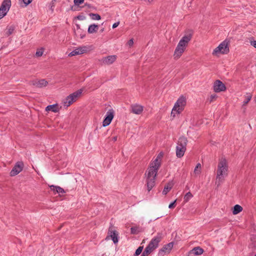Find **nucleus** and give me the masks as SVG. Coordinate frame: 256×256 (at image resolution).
Here are the masks:
<instances>
[{"label": "nucleus", "mask_w": 256, "mask_h": 256, "mask_svg": "<svg viewBox=\"0 0 256 256\" xmlns=\"http://www.w3.org/2000/svg\"><path fill=\"white\" fill-rule=\"evenodd\" d=\"M192 37V34H190L184 36L180 40L174 52V59L177 60L180 58L182 53L184 52V50H186L188 42L190 40Z\"/></svg>", "instance_id": "7ed1b4c3"}, {"label": "nucleus", "mask_w": 256, "mask_h": 256, "mask_svg": "<svg viewBox=\"0 0 256 256\" xmlns=\"http://www.w3.org/2000/svg\"><path fill=\"white\" fill-rule=\"evenodd\" d=\"M228 52V42L225 40L213 50L212 54L216 56L218 54H226Z\"/></svg>", "instance_id": "0eeeda50"}, {"label": "nucleus", "mask_w": 256, "mask_h": 256, "mask_svg": "<svg viewBox=\"0 0 256 256\" xmlns=\"http://www.w3.org/2000/svg\"><path fill=\"white\" fill-rule=\"evenodd\" d=\"M118 234L116 230H112V228H110L106 240L112 239L114 244H116L118 241Z\"/></svg>", "instance_id": "9b49d317"}, {"label": "nucleus", "mask_w": 256, "mask_h": 256, "mask_svg": "<svg viewBox=\"0 0 256 256\" xmlns=\"http://www.w3.org/2000/svg\"><path fill=\"white\" fill-rule=\"evenodd\" d=\"M255 256H256V254L255 255Z\"/></svg>", "instance_id": "de8ad7c7"}, {"label": "nucleus", "mask_w": 256, "mask_h": 256, "mask_svg": "<svg viewBox=\"0 0 256 256\" xmlns=\"http://www.w3.org/2000/svg\"><path fill=\"white\" fill-rule=\"evenodd\" d=\"M86 51V47H80L72 50L68 54L69 56H72L84 53Z\"/></svg>", "instance_id": "6ab92c4d"}, {"label": "nucleus", "mask_w": 256, "mask_h": 256, "mask_svg": "<svg viewBox=\"0 0 256 256\" xmlns=\"http://www.w3.org/2000/svg\"><path fill=\"white\" fill-rule=\"evenodd\" d=\"M163 156L162 152H160L156 158L150 164V166L146 172V186L150 192L155 185V180L157 174L158 170L162 158Z\"/></svg>", "instance_id": "f257e3e1"}, {"label": "nucleus", "mask_w": 256, "mask_h": 256, "mask_svg": "<svg viewBox=\"0 0 256 256\" xmlns=\"http://www.w3.org/2000/svg\"><path fill=\"white\" fill-rule=\"evenodd\" d=\"M133 44H134L133 39H130V40L128 41V44L129 46H132L133 45Z\"/></svg>", "instance_id": "ea45409f"}, {"label": "nucleus", "mask_w": 256, "mask_h": 256, "mask_svg": "<svg viewBox=\"0 0 256 256\" xmlns=\"http://www.w3.org/2000/svg\"><path fill=\"white\" fill-rule=\"evenodd\" d=\"M50 188L51 190L53 191L55 194H64L65 192L64 190L60 186H50Z\"/></svg>", "instance_id": "412c9836"}, {"label": "nucleus", "mask_w": 256, "mask_h": 256, "mask_svg": "<svg viewBox=\"0 0 256 256\" xmlns=\"http://www.w3.org/2000/svg\"><path fill=\"white\" fill-rule=\"evenodd\" d=\"M43 54V50L40 49L39 50H38L36 53V56L38 57L40 56Z\"/></svg>", "instance_id": "c9c22d12"}, {"label": "nucleus", "mask_w": 256, "mask_h": 256, "mask_svg": "<svg viewBox=\"0 0 256 256\" xmlns=\"http://www.w3.org/2000/svg\"><path fill=\"white\" fill-rule=\"evenodd\" d=\"M22 1L24 2L25 6H26L30 4L32 2V0H22Z\"/></svg>", "instance_id": "58836bf2"}, {"label": "nucleus", "mask_w": 256, "mask_h": 256, "mask_svg": "<svg viewBox=\"0 0 256 256\" xmlns=\"http://www.w3.org/2000/svg\"><path fill=\"white\" fill-rule=\"evenodd\" d=\"M112 140L114 142L116 141L117 140V137L114 136V138H112Z\"/></svg>", "instance_id": "37998d69"}, {"label": "nucleus", "mask_w": 256, "mask_h": 256, "mask_svg": "<svg viewBox=\"0 0 256 256\" xmlns=\"http://www.w3.org/2000/svg\"><path fill=\"white\" fill-rule=\"evenodd\" d=\"M104 31V28L101 29L100 32H103Z\"/></svg>", "instance_id": "c03bdc74"}, {"label": "nucleus", "mask_w": 256, "mask_h": 256, "mask_svg": "<svg viewBox=\"0 0 256 256\" xmlns=\"http://www.w3.org/2000/svg\"><path fill=\"white\" fill-rule=\"evenodd\" d=\"M240 210H241V212H242V207H241Z\"/></svg>", "instance_id": "49530a36"}, {"label": "nucleus", "mask_w": 256, "mask_h": 256, "mask_svg": "<svg viewBox=\"0 0 256 256\" xmlns=\"http://www.w3.org/2000/svg\"><path fill=\"white\" fill-rule=\"evenodd\" d=\"M250 42L252 46L256 48V40H251Z\"/></svg>", "instance_id": "a19ab883"}, {"label": "nucleus", "mask_w": 256, "mask_h": 256, "mask_svg": "<svg viewBox=\"0 0 256 256\" xmlns=\"http://www.w3.org/2000/svg\"><path fill=\"white\" fill-rule=\"evenodd\" d=\"M228 162L224 158H222L219 160L216 170V184H217V186H219L224 181L225 178L228 175Z\"/></svg>", "instance_id": "f03ea898"}, {"label": "nucleus", "mask_w": 256, "mask_h": 256, "mask_svg": "<svg viewBox=\"0 0 256 256\" xmlns=\"http://www.w3.org/2000/svg\"><path fill=\"white\" fill-rule=\"evenodd\" d=\"M142 231V228L139 226H134L130 228V232L133 234H138Z\"/></svg>", "instance_id": "a878e982"}, {"label": "nucleus", "mask_w": 256, "mask_h": 256, "mask_svg": "<svg viewBox=\"0 0 256 256\" xmlns=\"http://www.w3.org/2000/svg\"><path fill=\"white\" fill-rule=\"evenodd\" d=\"M14 31V27L12 26H10L7 28V30L6 32V36H9L12 34Z\"/></svg>", "instance_id": "c85d7f7f"}, {"label": "nucleus", "mask_w": 256, "mask_h": 256, "mask_svg": "<svg viewBox=\"0 0 256 256\" xmlns=\"http://www.w3.org/2000/svg\"><path fill=\"white\" fill-rule=\"evenodd\" d=\"M46 110L52 111L54 112H56L59 111V108L58 107L57 104L49 105L46 107Z\"/></svg>", "instance_id": "4be33fe9"}, {"label": "nucleus", "mask_w": 256, "mask_h": 256, "mask_svg": "<svg viewBox=\"0 0 256 256\" xmlns=\"http://www.w3.org/2000/svg\"><path fill=\"white\" fill-rule=\"evenodd\" d=\"M24 166V164L22 162H17L10 172V176H15L18 174L22 171Z\"/></svg>", "instance_id": "ddd939ff"}, {"label": "nucleus", "mask_w": 256, "mask_h": 256, "mask_svg": "<svg viewBox=\"0 0 256 256\" xmlns=\"http://www.w3.org/2000/svg\"><path fill=\"white\" fill-rule=\"evenodd\" d=\"M217 97L218 96L216 94H212L208 99V101L210 103L212 102L216 99Z\"/></svg>", "instance_id": "72a5a7b5"}, {"label": "nucleus", "mask_w": 256, "mask_h": 256, "mask_svg": "<svg viewBox=\"0 0 256 256\" xmlns=\"http://www.w3.org/2000/svg\"><path fill=\"white\" fill-rule=\"evenodd\" d=\"M114 110L112 109H110L107 112L102 122V126H106L110 124L114 118Z\"/></svg>", "instance_id": "f8f14e48"}, {"label": "nucleus", "mask_w": 256, "mask_h": 256, "mask_svg": "<svg viewBox=\"0 0 256 256\" xmlns=\"http://www.w3.org/2000/svg\"><path fill=\"white\" fill-rule=\"evenodd\" d=\"M186 104V98L184 96H180L172 110L171 116L174 117L176 114H180L184 110Z\"/></svg>", "instance_id": "20e7f679"}, {"label": "nucleus", "mask_w": 256, "mask_h": 256, "mask_svg": "<svg viewBox=\"0 0 256 256\" xmlns=\"http://www.w3.org/2000/svg\"><path fill=\"white\" fill-rule=\"evenodd\" d=\"M162 236L160 233H158L156 236L152 239L147 247L152 251L158 247L159 242L161 241Z\"/></svg>", "instance_id": "9d476101"}, {"label": "nucleus", "mask_w": 256, "mask_h": 256, "mask_svg": "<svg viewBox=\"0 0 256 256\" xmlns=\"http://www.w3.org/2000/svg\"><path fill=\"white\" fill-rule=\"evenodd\" d=\"M226 90L225 85L220 80H216L214 84V90L216 92H224Z\"/></svg>", "instance_id": "2eb2a0df"}, {"label": "nucleus", "mask_w": 256, "mask_h": 256, "mask_svg": "<svg viewBox=\"0 0 256 256\" xmlns=\"http://www.w3.org/2000/svg\"><path fill=\"white\" fill-rule=\"evenodd\" d=\"M204 252V250L200 246L195 247L190 251L189 256L190 254L200 256Z\"/></svg>", "instance_id": "aec40b11"}, {"label": "nucleus", "mask_w": 256, "mask_h": 256, "mask_svg": "<svg viewBox=\"0 0 256 256\" xmlns=\"http://www.w3.org/2000/svg\"><path fill=\"white\" fill-rule=\"evenodd\" d=\"M55 2L56 0H52L50 4V9L52 10V12L53 11L54 8L55 6Z\"/></svg>", "instance_id": "f704fd0d"}, {"label": "nucleus", "mask_w": 256, "mask_h": 256, "mask_svg": "<svg viewBox=\"0 0 256 256\" xmlns=\"http://www.w3.org/2000/svg\"><path fill=\"white\" fill-rule=\"evenodd\" d=\"M234 214H236L240 212V205L236 204L234 208V210L232 211Z\"/></svg>", "instance_id": "7c9ffc66"}, {"label": "nucleus", "mask_w": 256, "mask_h": 256, "mask_svg": "<svg viewBox=\"0 0 256 256\" xmlns=\"http://www.w3.org/2000/svg\"><path fill=\"white\" fill-rule=\"evenodd\" d=\"M120 24V22H115L114 24H113L112 25V28H116L117 26H118Z\"/></svg>", "instance_id": "79ce46f5"}, {"label": "nucleus", "mask_w": 256, "mask_h": 256, "mask_svg": "<svg viewBox=\"0 0 256 256\" xmlns=\"http://www.w3.org/2000/svg\"><path fill=\"white\" fill-rule=\"evenodd\" d=\"M144 110V107L140 104H132L130 106V111L133 114H140L142 113Z\"/></svg>", "instance_id": "a211bd4d"}, {"label": "nucleus", "mask_w": 256, "mask_h": 256, "mask_svg": "<svg viewBox=\"0 0 256 256\" xmlns=\"http://www.w3.org/2000/svg\"><path fill=\"white\" fill-rule=\"evenodd\" d=\"M252 94L250 92L246 94L244 96V100L242 102V106H246L250 100L252 98Z\"/></svg>", "instance_id": "b1692460"}, {"label": "nucleus", "mask_w": 256, "mask_h": 256, "mask_svg": "<svg viewBox=\"0 0 256 256\" xmlns=\"http://www.w3.org/2000/svg\"><path fill=\"white\" fill-rule=\"evenodd\" d=\"M84 0H74V3L76 6H79L80 4L83 3Z\"/></svg>", "instance_id": "e433bc0d"}, {"label": "nucleus", "mask_w": 256, "mask_h": 256, "mask_svg": "<svg viewBox=\"0 0 256 256\" xmlns=\"http://www.w3.org/2000/svg\"><path fill=\"white\" fill-rule=\"evenodd\" d=\"M90 16L93 20H100L101 18L100 16L98 14L90 13Z\"/></svg>", "instance_id": "cd10ccee"}, {"label": "nucleus", "mask_w": 256, "mask_h": 256, "mask_svg": "<svg viewBox=\"0 0 256 256\" xmlns=\"http://www.w3.org/2000/svg\"><path fill=\"white\" fill-rule=\"evenodd\" d=\"M142 250L143 246H139L136 250L135 254H134V256H139L142 253Z\"/></svg>", "instance_id": "473e14b6"}, {"label": "nucleus", "mask_w": 256, "mask_h": 256, "mask_svg": "<svg viewBox=\"0 0 256 256\" xmlns=\"http://www.w3.org/2000/svg\"><path fill=\"white\" fill-rule=\"evenodd\" d=\"M98 25L96 24H90L88 28V32L89 34H92L98 31Z\"/></svg>", "instance_id": "5701e85b"}, {"label": "nucleus", "mask_w": 256, "mask_h": 256, "mask_svg": "<svg viewBox=\"0 0 256 256\" xmlns=\"http://www.w3.org/2000/svg\"><path fill=\"white\" fill-rule=\"evenodd\" d=\"M11 4V0H3L0 7V20L7 14L10 8Z\"/></svg>", "instance_id": "6e6552de"}, {"label": "nucleus", "mask_w": 256, "mask_h": 256, "mask_svg": "<svg viewBox=\"0 0 256 256\" xmlns=\"http://www.w3.org/2000/svg\"><path fill=\"white\" fill-rule=\"evenodd\" d=\"M192 196H193L190 192H187L184 196V202H187Z\"/></svg>", "instance_id": "c756f323"}, {"label": "nucleus", "mask_w": 256, "mask_h": 256, "mask_svg": "<svg viewBox=\"0 0 256 256\" xmlns=\"http://www.w3.org/2000/svg\"><path fill=\"white\" fill-rule=\"evenodd\" d=\"M187 143L188 140L185 137L182 136L179 138L176 147V155L178 158H181L184 155Z\"/></svg>", "instance_id": "39448f33"}, {"label": "nucleus", "mask_w": 256, "mask_h": 256, "mask_svg": "<svg viewBox=\"0 0 256 256\" xmlns=\"http://www.w3.org/2000/svg\"><path fill=\"white\" fill-rule=\"evenodd\" d=\"M30 82L34 86L38 88L45 87L48 84V82L44 79H42L40 80H32Z\"/></svg>", "instance_id": "dca6fc26"}, {"label": "nucleus", "mask_w": 256, "mask_h": 256, "mask_svg": "<svg viewBox=\"0 0 256 256\" xmlns=\"http://www.w3.org/2000/svg\"><path fill=\"white\" fill-rule=\"evenodd\" d=\"M202 170V166L200 163H198L194 168V174L195 176H197L200 174Z\"/></svg>", "instance_id": "393cba45"}, {"label": "nucleus", "mask_w": 256, "mask_h": 256, "mask_svg": "<svg viewBox=\"0 0 256 256\" xmlns=\"http://www.w3.org/2000/svg\"><path fill=\"white\" fill-rule=\"evenodd\" d=\"M176 200H175L174 202H172V203L170 204L168 206V208H173L175 207L176 206Z\"/></svg>", "instance_id": "4c0bfd02"}, {"label": "nucleus", "mask_w": 256, "mask_h": 256, "mask_svg": "<svg viewBox=\"0 0 256 256\" xmlns=\"http://www.w3.org/2000/svg\"><path fill=\"white\" fill-rule=\"evenodd\" d=\"M173 247V243L170 242L164 245L160 250L158 256H164L165 254H169Z\"/></svg>", "instance_id": "4468645a"}, {"label": "nucleus", "mask_w": 256, "mask_h": 256, "mask_svg": "<svg viewBox=\"0 0 256 256\" xmlns=\"http://www.w3.org/2000/svg\"><path fill=\"white\" fill-rule=\"evenodd\" d=\"M172 184L168 183V184L164 188V190H162V194L166 195L168 194V192L172 189Z\"/></svg>", "instance_id": "bb28decb"}, {"label": "nucleus", "mask_w": 256, "mask_h": 256, "mask_svg": "<svg viewBox=\"0 0 256 256\" xmlns=\"http://www.w3.org/2000/svg\"><path fill=\"white\" fill-rule=\"evenodd\" d=\"M82 92V89H80L68 96L64 101V106H69L80 96Z\"/></svg>", "instance_id": "423d86ee"}, {"label": "nucleus", "mask_w": 256, "mask_h": 256, "mask_svg": "<svg viewBox=\"0 0 256 256\" xmlns=\"http://www.w3.org/2000/svg\"><path fill=\"white\" fill-rule=\"evenodd\" d=\"M254 240H256V235L254 236Z\"/></svg>", "instance_id": "a18cd8bd"}, {"label": "nucleus", "mask_w": 256, "mask_h": 256, "mask_svg": "<svg viewBox=\"0 0 256 256\" xmlns=\"http://www.w3.org/2000/svg\"><path fill=\"white\" fill-rule=\"evenodd\" d=\"M162 236L160 233H158L156 236L152 239L147 247L152 251L158 247L159 242L161 241Z\"/></svg>", "instance_id": "1a4fd4ad"}, {"label": "nucleus", "mask_w": 256, "mask_h": 256, "mask_svg": "<svg viewBox=\"0 0 256 256\" xmlns=\"http://www.w3.org/2000/svg\"><path fill=\"white\" fill-rule=\"evenodd\" d=\"M116 55L108 56L102 58L101 62L106 64L110 65L116 61Z\"/></svg>", "instance_id": "f3484780"}, {"label": "nucleus", "mask_w": 256, "mask_h": 256, "mask_svg": "<svg viewBox=\"0 0 256 256\" xmlns=\"http://www.w3.org/2000/svg\"><path fill=\"white\" fill-rule=\"evenodd\" d=\"M152 251L150 250V248H148L147 246L144 249V251L142 252L143 256H148L149 255Z\"/></svg>", "instance_id": "2f4dec72"}]
</instances>
